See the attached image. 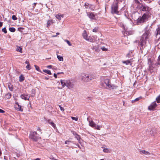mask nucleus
<instances>
[{"label":"nucleus","mask_w":160,"mask_h":160,"mask_svg":"<svg viewBox=\"0 0 160 160\" xmlns=\"http://www.w3.org/2000/svg\"><path fill=\"white\" fill-rule=\"evenodd\" d=\"M141 14L138 12H133L132 15V17L134 20L137 21L138 23H141L144 22L147 18V15L146 14H144L142 17H141Z\"/></svg>","instance_id":"nucleus-1"},{"label":"nucleus","mask_w":160,"mask_h":160,"mask_svg":"<svg viewBox=\"0 0 160 160\" xmlns=\"http://www.w3.org/2000/svg\"><path fill=\"white\" fill-rule=\"evenodd\" d=\"M150 30H148L146 31L142 35L140 41V43L141 47L142 48L144 46L147 41L149 38L150 36Z\"/></svg>","instance_id":"nucleus-2"},{"label":"nucleus","mask_w":160,"mask_h":160,"mask_svg":"<svg viewBox=\"0 0 160 160\" xmlns=\"http://www.w3.org/2000/svg\"><path fill=\"white\" fill-rule=\"evenodd\" d=\"M60 82L63 87L66 86L68 88L71 89L73 88L74 86V82L71 79L61 80Z\"/></svg>","instance_id":"nucleus-3"},{"label":"nucleus","mask_w":160,"mask_h":160,"mask_svg":"<svg viewBox=\"0 0 160 160\" xmlns=\"http://www.w3.org/2000/svg\"><path fill=\"white\" fill-rule=\"evenodd\" d=\"M94 77V75L92 74L82 73L81 76V79L83 82H87L93 79Z\"/></svg>","instance_id":"nucleus-4"},{"label":"nucleus","mask_w":160,"mask_h":160,"mask_svg":"<svg viewBox=\"0 0 160 160\" xmlns=\"http://www.w3.org/2000/svg\"><path fill=\"white\" fill-rule=\"evenodd\" d=\"M29 138L33 141H37L39 138L37 133L36 132H30Z\"/></svg>","instance_id":"nucleus-5"},{"label":"nucleus","mask_w":160,"mask_h":160,"mask_svg":"<svg viewBox=\"0 0 160 160\" xmlns=\"http://www.w3.org/2000/svg\"><path fill=\"white\" fill-rule=\"evenodd\" d=\"M89 126L92 128H94L95 129H96L97 130H100L101 128H102V125H97L92 120L89 121Z\"/></svg>","instance_id":"nucleus-6"},{"label":"nucleus","mask_w":160,"mask_h":160,"mask_svg":"<svg viewBox=\"0 0 160 160\" xmlns=\"http://www.w3.org/2000/svg\"><path fill=\"white\" fill-rule=\"evenodd\" d=\"M102 85L103 87H107L108 88H112V89H114V86H112L111 84L109 82V80L108 78L105 79L104 80L103 83H102Z\"/></svg>","instance_id":"nucleus-7"},{"label":"nucleus","mask_w":160,"mask_h":160,"mask_svg":"<svg viewBox=\"0 0 160 160\" xmlns=\"http://www.w3.org/2000/svg\"><path fill=\"white\" fill-rule=\"evenodd\" d=\"M82 36L83 38L87 41L91 42L93 41V39L91 38L88 36L85 30H84L83 31L82 33Z\"/></svg>","instance_id":"nucleus-8"},{"label":"nucleus","mask_w":160,"mask_h":160,"mask_svg":"<svg viewBox=\"0 0 160 160\" xmlns=\"http://www.w3.org/2000/svg\"><path fill=\"white\" fill-rule=\"evenodd\" d=\"M118 5L116 3L113 5L112 7V12L113 13L118 14L119 12L118 11Z\"/></svg>","instance_id":"nucleus-9"},{"label":"nucleus","mask_w":160,"mask_h":160,"mask_svg":"<svg viewBox=\"0 0 160 160\" xmlns=\"http://www.w3.org/2000/svg\"><path fill=\"white\" fill-rule=\"evenodd\" d=\"M140 10L143 11H147L149 10V8L147 6L142 5L139 8Z\"/></svg>","instance_id":"nucleus-10"},{"label":"nucleus","mask_w":160,"mask_h":160,"mask_svg":"<svg viewBox=\"0 0 160 160\" xmlns=\"http://www.w3.org/2000/svg\"><path fill=\"white\" fill-rule=\"evenodd\" d=\"M89 18L95 20L97 18V17L95 14H94L93 13H90L88 14Z\"/></svg>","instance_id":"nucleus-11"},{"label":"nucleus","mask_w":160,"mask_h":160,"mask_svg":"<svg viewBox=\"0 0 160 160\" xmlns=\"http://www.w3.org/2000/svg\"><path fill=\"white\" fill-rule=\"evenodd\" d=\"M30 97V95L28 94L22 95L21 96V97L22 99H24L25 100H28Z\"/></svg>","instance_id":"nucleus-12"},{"label":"nucleus","mask_w":160,"mask_h":160,"mask_svg":"<svg viewBox=\"0 0 160 160\" xmlns=\"http://www.w3.org/2000/svg\"><path fill=\"white\" fill-rule=\"evenodd\" d=\"M15 104V108L17 110L22 112L23 111V109L22 108L21 106L18 103H16Z\"/></svg>","instance_id":"nucleus-13"},{"label":"nucleus","mask_w":160,"mask_h":160,"mask_svg":"<svg viewBox=\"0 0 160 160\" xmlns=\"http://www.w3.org/2000/svg\"><path fill=\"white\" fill-rule=\"evenodd\" d=\"M155 35L157 38H160V27H158L156 30Z\"/></svg>","instance_id":"nucleus-14"},{"label":"nucleus","mask_w":160,"mask_h":160,"mask_svg":"<svg viewBox=\"0 0 160 160\" xmlns=\"http://www.w3.org/2000/svg\"><path fill=\"white\" fill-rule=\"evenodd\" d=\"M156 106V104L155 102L152 103V104L148 107V109L150 110H153Z\"/></svg>","instance_id":"nucleus-15"},{"label":"nucleus","mask_w":160,"mask_h":160,"mask_svg":"<svg viewBox=\"0 0 160 160\" xmlns=\"http://www.w3.org/2000/svg\"><path fill=\"white\" fill-rule=\"evenodd\" d=\"M122 63L125 64L126 65H130L131 66L132 65V63L130 60H127L126 61H122Z\"/></svg>","instance_id":"nucleus-16"},{"label":"nucleus","mask_w":160,"mask_h":160,"mask_svg":"<svg viewBox=\"0 0 160 160\" xmlns=\"http://www.w3.org/2000/svg\"><path fill=\"white\" fill-rule=\"evenodd\" d=\"M93 6L92 5H90L89 4L86 3L85 4V7L86 8H91V9L92 10H93L94 9L93 8H92V7Z\"/></svg>","instance_id":"nucleus-17"},{"label":"nucleus","mask_w":160,"mask_h":160,"mask_svg":"<svg viewBox=\"0 0 160 160\" xmlns=\"http://www.w3.org/2000/svg\"><path fill=\"white\" fill-rule=\"evenodd\" d=\"M140 152L141 154H144L146 155H149L150 154V153L147 151H146L145 150H141L140 151Z\"/></svg>","instance_id":"nucleus-18"},{"label":"nucleus","mask_w":160,"mask_h":160,"mask_svg":"<svg viewBox=\"0 0 160 160\" xmlns=\"http://www.w3.org/2000/svg\"><path fill=\"white\" fill-rule=\"evenodd\" d=\"M53 23V22L52 20H48L47 23V27L48 28H49L51 25V24Z\"/></svg>","instance_id":"nucleus-19"},{"label":"nucleus","mask_w":160,"mask_h":160,"mask_svg":"<svg viewBox=\"0 0 160 160\" xmlns=\"http://www.w3.org/2000/svg\"><path fill=\"white\" fill-rule=\"evenodd\" d=\"M56 18L59 20H60L63 17V15H61L59 14H58L56 16Z\"/></svg>","instance_id":"nucleus-20"},{"label":"nucleus","mask_w":160,"mask_h":160,"mask_svg":"<svg viewBox=\"0 0 160 160\" xmlns=\"http://www.w3.org/2000/svg\"><path fill=\"white\" fill-rule=\"evenodd\" d=\"M48 122L54 128H56L55 124L52 122H51L50 120L48 121Z\"/></svg>","instance_id":"nucleus-21"},{"label":"nucleus","mask_w":160,"mask_h":160,"mask_svg":"<svg viewBox=\"0 0 160 160\" xmlns=\"http://www.w3.org/2000/svg\"><path fill=\"white\" fill-rule=\"evenodd\" d=\"M25 78L23 75H21L19 77V81L22 82L24 80Z\"/></svg>","instance_id":"nucleus-22"},{"label":"nucleus","mask_w":160,"mask_h":160,"mask_svg":"<svg viewBox=\"0 0 160 160\" xmlns=\"http://www.w3.org/2000/svg\"><path fill=\"white\" fill-rule=\"evenodd\" d=\"M16 51L18 52H20L22 53V48L20 47L17 46V48L16 49Z\"/></svg>","instance_id":"nucleus-23"},{"label":"nucleus","mask_w":160,"mask_h":160,"mask_svg":"<svg viewBox=\"0 0 160 160\" xmlns=\"http://www.w3.org/2000/svg\"><path fill=\"white\" fill-rule=\"evenodd\" d=\"M43 71L49 75H51V71L49 70H43Z\"/></svg>","instance_id":"nucleus-24"},{"label":"nucleus","mask_w":160,"mask_h":160,"mask_svg":"<svg viewBox=\"0 0 160 160\" xmlns=\"http://www.w3.org/2000/svg\"><path fill=\"white\" fill-rule=\"evenodd\" d=\"M57 58L59 61H63V58L62 57L59 55H57Z\"/></svg>","instance_id":"nucleus-25"},{"label":"nucleus","mask_w":160,"mask_h":160,"mask_svg":"<svg viewBox=\"0 0 160 160\" xmlns=\"http://www.w3.org/2000/svg\"><path fill=\"white\" fill-rule=\"evenodd\" d=\"M8 88H9V89L11 91H13V87H12V85L11 84H9L8 85Z\"/></svg>","instance_id":"nucleus-26"},{"label":"nucleus","mask_w":160,"mask_h":160,"mask_svg":"<svg viewBox=\"0 0 160 160\" xmlns=\"http://www.w3.org/2000/svg\"><path fill=\"white\" fill-rule=\"evenodd\" d=\"M11 97V95L10 93H7L5 95V97L7 99H9Z\"/></svg>","instance_id":"nucleus-27"},{"label":"nucleus","mask_w":160,"mask_h":160,"mask_svg":"<svg viewBox=\"0 0 160 160\" xmlns=\"http://www.w3.org/2000/svg\"><path fill=\"white\" fill-rule=\"evenodd\" d=\"M157 103L160 102V94L156 98Z\"/></svg>","instance_id":"nucleus-28"},{"label":"nucleus","mask_w":160,"mask_h":160,"mask_svg":"<svg viewBox=\"0 0 160 160\" xmlns=\"http://www.w3.org/2000/svg\"><path fill=\"white\" fill-rule=\"evenodd\" d=\"M9 31L12 32H14L15 31V29L14 28H9Z\"/></svg>","instance_id":"nucleus-29"},{"label":"nucleus","mask_w":160,"mask_h":160,"mask_svg":"<svg viewBox=\"0 0 160 160\" xmlns=\"http://www.w3.org/2000/svg\"><path fill=\"white\" fill-rule=\"evenodd\" d=\"M64 41H65V42H66L67 43L68 45L69 46H72V44L70 43V42L68 40H65Z\"/></svg>","instance_id":"nucleus-30"},{"label":"nucleus","mask_w":160,"mask_h":160,"mask_svg":"<svg viewBox=\"0 0 160 160\" xmlns=\"http://www.w3.org/2000/svg\"><path fill=\"white\" fill-rule=\"evenodd\" d=\"M34 67H35V69H36L37 71H39V72H40V68H39L38 66H37V65H34Z\"/></svg>","instance_id":"nucleus-31"},{"label":"nucleus","mask_w":160,"mask_h":160,"mask_svg":"<svg viewBox=\"0 0 160 160\" xmlns=\"http://www.w3.org/2000/svg\"><path fill=\"white\" fill-rule=\"evenodd\" d=\"M2 31L5 33H7V31L6 28H4L2 29Z\"/></svg>","instance_id":"nucleus-32"},{"label":"nucleus","mask_w":160,"mask_h":160,"mask_svg":"<svg viewBox=\"0 0 160 160\" xmlns=\"http://www.w3.org/2000/svg\"><path fill=\"white\" fill-rule=\"evenodd\" d=\"M103 151L106 153H107L108 152L109 150L108 148H104L103 149Z\"/></svg>","instance_id":"nucleus-33"},{"label":"nucleus","mask_w":160,"mask_h":160,"mask_svg":"<svg viewBox=\"0 0 160 160\" xmlns=\"http://www.w3.org/2000/svg\"><path fill=\"white\" fill-rule=\"evenodd\" d=\"M76 138H77V139L78 141V142H79L80 141V136L78 135H77L76 136Z\"/></svg>","instance_id":"nucleus-34"},{"label":"nucleus","mask_w":160,"mask_h":160,"mask_svg":"<svg viewBox=\"0 0 160 160\" xmlns=\"http://www.w3.org/2000/svg\"><path fill=\"white\" fill-rule=\"evenodd\" d=\"M71 118L73 120H74L76 121H77L78 120V118L71 117Z\"/></svg>","instance_id":"nucleus-35"},{"label":"nucleus","mask_w":160,"mask_h":160,"mask_svg":"<svg viewBox=\"0 0 160 160\" xmlns=\"http://www.w3.org/2000/svg\"><path fill=\"white\" fill-rule=\"evenodd\" d=\"M98 31V28H95L94 29H93L92 31L93 32H97Z\"/></svg>","instance_id":"nucleus-36"},{"label":"nucleus","mask_w":160,"mask_h":160,"mask_svg":"<svg viewBox=\"0 0 160 160\" xmlns=\"http://www.w3.org/2000/svg\"><path fill=\"white\" fill-rule=\"evenodd\" d=\"M12 19L14 20H16L17 19V18L16 16L14 15H13L12 17Z\"/></svg>","instance_id":"nucleus-37"},{"label":"nucleus","mask_w":160,"mask_h":160,"mask_svg":"<svg viewBox=\"0 0 160 160\" xmlns=\"http://www.w3.org/2000/svg\"><path fill=\"white\" fill-rule=\"evenodd\" d=\"M101 49L102 51H105L107 50V49L106 48L104 47H102L101 48Z\"/></svg>","instance_id":"nucleus-38"},{"label":"nucleus","mask_w":160,"mask_h":160,"mask_svg":"<svg viewBox=\"0 0 160 160\" xmlns=\"http://www.w3.org/2000/svg\"><path fill=\"white\" fill-rule=\"evenodd\" d=\"M26 68L28 70H30L31 69L30 65V64L26 66Z\"/></svg>","instance_id":"nucleus-39"},{"label":"nucleus","mask_w":160,"mask_h":160,"mask_svg":"<svg viewBox=\"0 0 160 160\" xmlns=\"http://www.w3.org/2000/svg\"><path fill=\"white\" fill-rule=\"evenodd\" d=\"M59 107L61 111H64V108L62 107L60 105H59Z\"/></svg>","instance_id":"nucleus-40"},{"label":"nucleus","mask_w":160,"mask_h":160,"mask_svg":"<svg viewBox=\"0 0 160 160\" xmlns=\"http://www.w3.org/2000/svg\"><path fill=\"white\" fill-rule=\"evenodd\" d=\"M158 64L159 65L160 64V55L158 57Z\"/></svg>","instance_id":"nucleus-41"},{"label":"nucleus","mask_w":160,"mask_h":160,"mask_svg":"<svg viewBox=\"0 0 160 160\" xmlns=\"http://www.w3.org/2000/svg\"><path fill=\"white\" fill-rule=\"evenodd\" d=\"M70 142V141H66L65 142V143L66 144H69V143Z\"/></svg>","instance_id":"nucleus-42"},{"label":"nucleus","mask_w":160,"mask_h":160,"mask_svg":"<svg viewBox=\"0 0 160 160\" xmlns=\"http://www.w3.org/2000/svg\"><path fill=\"white\" fill-rule=\"evenodd\" d=\"M50 158L52 160H55V159L52 156H51Z\"/></svg>","instance_id":"nucleus-43"},{"label":"nucleus","mask_w":160,"mask_h":160,"mask_svg":"<svg viewBox=\"0 0 160 160\" xmlns=\"http://www.w3.org/2000/svg\"><path fill=\"white\" fill-rule=\"evenodd\" d=\"M5 111L2 109H0V113H3Z\"/></svg>","instance_id":"nucleus-44"},{"label":"nucleus","mask_w":160,"mask_h":160,"mask_svg":"<svg viewBox=\"0 0 160 160\" xmlns=\"http://www.w3.org/2000/svg\"><path fill=\"white\" fill-rule=\"evenodd\" d=\"M140 99V98H136L134 100V101H138V100H139Z\"/></svg>","instance_id":"nucleus-45"},{"label":"nucleus","mask_w":160,"mask_h":160,"mask_svg":"<svg viewBox=\"0 0 160 160\" xmlns=\"http://www.w3.org/2000/svg\"><path fill=\"white\" fill-rule=\"evenodd\" d=\"M25 63L28 65L30 64L28 60H26L25 62Z\"/></svg>","instance_id":"nucleus-46"},{"label":"nucleus","mask_w":160,"mask_h":160,"mask_svg":"<svg viewBox=\"0 0 160 160\" xmlns=\"http://www.w3.org/2000/svg\"><path fill=\"white\" fill-rule=\"evenodd\" d=\"M54 77L56 78H57V74H56L55 73H54Z\"/></svg>","instance_id":"nucleus-47"},{"label":"nucleus","mask_w":160,"mask_h":160,"mask_svg":"<svg viewBox=\"0 0 160 160\" xmlns=\"http://www.w3.org/2000/svg\"><path fill=\"white\" fill-rule=\"evenodd\" d=\"M47 67L48 68H51L52 67V66L51 65H48V66H47Z\"/></svg>","instance_id":"nucleus-48"},{"label":"nucleus","mask_w":160,"mask_h":160,"mask_svg":"<svg viewBox=\"0 0 160 160\" xmlns=\"http://www.w3.org/2000/svg\"><path fill=\"white\" fill-rule=\"evenodd\" d=\"M2 25V22H0V27H1Z\"/></svg>","instance_id":"nucleus-49"},{"label":"nucleus","mask_w":160,"mask_h":160,"mask_svg":"<svg viewBox=\"0 0 160 160\" xmlns=\"http://www.w3.org/2000/svg\"><path fill=\"white\" fill-rule=\"evenodd\" d=\"M135 1L136 2H137L138 3H139V1H138V0H135Z\"/></svg>","instance_id":"nucleus-50"},{"label":"nucleus","mask_w":160,"mask_h":160,"mask_svg":"<svg viewBox=\"0 0 160 160\" xmlns=\"http://www.w3.org/2000/svg\"><path fill=\"white\" fill-rule=\"evenodd\" d=\"M144 1H148L149 2H151L152 0H144Z\"/></svg>","instance_id":"nucleus-51"},{"label":"nucleus","mask_w":160,"mask_h":160,"mask_svg":"<svg viewBox=\"0 0 160 160\" xmlns=\"http://www.w3.org/2000/svg\"><path fill=\"white\" fill-rule=\"evenodd\" d=\"M62 73H63V72H58L57 73V74H62Z\"/></svg>","instance_id":"nucleus-52"},{"label":"nucleus","mask_w":160,"mask_h":160,"mask_svg":"<svg viewBox=\"0 0 160 160\" xmlns=\"http://www.w3.org/2000/svg\"><path fill=\"white\" fill-rule=\"evenodd\" d=\"M56 34H57V35H59V34H60V33H59V32H57V33H56Z\"/></svg>","instance_id":"nucleus-53"},{"label":"nucleus","mask_w":160,"mask_h":160,"mask_svg":"<svg viewBox=\"0 0 160 160\" xmlns=\"http://www.w3.org/2000/svg\"><path fill=\"white\" fill-rule=\"evenodd\" d=\"M35 160H40V159L39 158H37V159H35Z\"/></svg>","instance_id":"nucleus-54"},{"label":"nucleus","mask_w":160,"mask_h":160,"mask_svg":"<svg viewBox=\"0 0 160 160\" xmlns=\"http://www.w3.org/2000/svg\"><path fill=\"white\" fill-rule=\"evenodd\" d=\"M158 3L159 5H160V0L158 1Z\"/></svg>","instance_id":"nucleus-55"},{"label":"nucleus","mask_w":160,"mask_h":160,"mask_svg":"<svg viewBox=\"0 0 160 160\" xmlns=\"http://www.w3.org/2000/svg\"><path fill=\"white\" fill-rule=\"evenodd\" d=\"M56 35H54L53 36V37H56Z\"/></svg>","instance_id":"nucleus-56"},{"label":"nucleus","mask_w":160,"mask_h":160,"mask_svg":"<svg viewBox=\"0 0 160 160\" xmlns=\"http://www.w3.org/2000/svg\"><path fill=\"white\" fill-rule=\"evenodd\" d=\"M140 0V1H141V2H142V0Z\"/></svg>","instance_id":"nucleus-57"},{"label":"nucleus","mask_w":160,"mask_h":160,"mask_svg":"<svg viewBox=\"0 0 160 160\" xmlns=\"http://www.w3.org/2000/svg\"><path fill=\"white\" fill-rule=\"evenodd\" d=\"M38 130H40V129L39 128H38Z\"/></svg>","instance_id":"nucleus-58"}]
</instances>
